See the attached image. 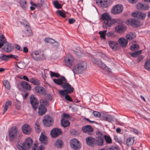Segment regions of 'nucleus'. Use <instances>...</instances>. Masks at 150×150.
<instances>
[{"instance_id":"obj_3","label":"nucleus","mask_w":150,"mask_h":150,"mask_svg":"<svg viewBox=\"0 0 150 150\" xmlns=\"http://www.w3.org/2000/svg\"><path fill=\"white\" fill-rule=\"evenodd\" d=\"M87 67L86 62L84 61H81L73 67L72 71L74 73L81 74L86 69Z\"/></svg>"},{"instance_id":"obj_8","label":"nucleus","mask_w":150,"mask_h":150,"mask_svg":"<svg viewBox=\"0 0 150 150\" xmlns=\"http://www.w3.org/2000/svg\"><path fill=\"white\" fill-rule=\"evenodd\" d=\"M70 145L72 148L75 150L80 149L81 147L79 141L75 139H73L71 140Z\"/></svg>"},{"instance_id":"obj_63","label":"nucleus","mask_w":150,"mask_h":150,"mask_svg":"<svg viewBox=\"0 0 150 150\" xmlns=\"http://www.w3.org/2000/svg\"><path fill=\"white\" fill-rule=\"evenodd\" d=\"M45 147L43 146L40 145L38 148V150H44Z\"/></svg>"},{"instance_id":"obj_1","label":"nucleus","mask_w":150,"mask_h":150,"mask_svg":"<svg viewBox=\"0 0 150 150\" xmlns=\"http://www.w3.org/2000/svg\"><path fill=\"white\" fill-rule=\"evenodd\" d=\"M53 80L56 84L59 85H62V87L66 89L64 90H60L59 91V93L61 96L65 95V93L69 94L73 92L74 91V88L69 83H67V80L64 76H61L58 79H53Z\"/></svg>"},{"instance_id":"obj_17","label":"nucleus","mask_w":150,"mask_h":150,"mask_svg":"<svg viewBox=\"0 0 150 150\" xmlns=\"http://www.w3.org/2000/svg\"><path fill=\"white\" fill-rule=\"evenodd\" d=\"M137 8L140 10L146 11L149 9V6L147 4L139 3L137 5Z\"/></svg>"},{"instance_id":"obj_55","label":"nucleus","mask_w":150,"mask_h":150,"mask_svg":"<svg viewBox=\"0 0 150 150\" xmlns=\"http://www.w3.org/2000/svg\"><path fill=\"white\" fill-rule=\"evenodd\" d=\"M98 53L99 55H100L102 58L106 60L108 59V57L105 54L101 52H98Z\"/></svg>"},{"instance_id":"obj_36","label":"nucleus","mask_w":150,"mask_h":150,"mask_svg":"<svg viewBox=\"0 0 150 150\" xmlns=\"http://www.w3.org/2000/svg\"><path fill=\"white\" fill-rule=\"evenodd\" d=\"M30 82L35 85H39L40 84V82L38 79L33 78L30 79Z\"/></svg>"},{"instance_id":"obj_53","label":"nucleus","mask_w":150,"mask_h":150,"mask_svg":"<svg viewBox=\"0 0 150 150\" xmlns=\"http://www.w3.org/2000/svg\"><path fill=\"white\" fill-rule=\"evenodd\" d=\"M106 35L108 37H115L114 33L112 32H109L106 33Z\"/></svg>"},{"instance_id":"obj_32","label":"nucleus","mask_w":150,"mask_h":150,"mask_svg":"<svg viewBox=\"0 0 150 150\" xmlns=\"http://www.w3.org/2000/svg\"><path fill=\"white\" fill-rule=\"evenodd\" d=\"M136 36L135 33L134 32L129 33L126 36L127 40H133Z\"/></svg>"},{"instance_id":"obj_39","label":"nucleus","mask_w":150,"mask_h":150,"mask_svg":"<svg viewBox=\"0 0 150 150\" xmlns=\"http://www.w3.org/2000/svg\"><path fill=\"white\" fill-rule=\"evenodd\" d=\"M19 4L21 7L23 9H25L27 6V2L26 0H20L19 1Z\"/></svg>"},{"instance_id":"obj_49","label":"nucleus","mask_w":150,"mask_h":150,"mask_svg":"<svg viewBox=\"0 0 150 150\" xmlns=\"http://www.w3.org/2000/svg\"><path fill=\"white\" fill-rule=\"evenodd\" d=\"M57 14L61 16L63 18H65L66 17V15L65 13L60 10H58L56 11Z\"/></svg>"},{"instance_id":"obj_58","label":"nucleus","mask_w":150,"mask_h":150,"mask_svg":"<svg viewBox=\"0 0 150 150\" xmlns=\"http://www.w3.org/2000/svg\"><path fill=\"white\" fill-rule=\"evenodd\" d=\"M16 108L18 110H19L21 108L20 103V102L17 101L15 103Z\"/></svg>"},{"instance_id":"obj_16","label":"nucleus","mask_w":150,"mask_h":150,"mask_svg":"<svg viewBox=\"0 0 150 150\" xmlns=\"http://www.w3.org/2000/svg\"><path fill=\"white\" fill-rule=\"evenodd\" d=\"M62 133L60 129L55 128L53 129L50 132L51 136L52 137H58Z\"/></svg>"},{"instance_id":"obj_56","label":"nucleus","mask_w":150,"mask_h":150,"mask_svg":"<svg viewBox=\"0 0 150 150\" xmlns=\"http://www.w3.org/2000/svg\"><path fill=\"white\" fill-rule=\"evenodd\" d=\"M10 58H13L16 60L18 61L19 60V57L16 55H14L12 54H10Z\"/></svg>"},{"instance_id":"obj_7","label":"nucleus","mask_w":150,"mask_h":150,"mask_svg":"<svg viewBox=\"0 0 150 150\" xmlns=\"http://www.w3.org/2000/svg\"><path fill=\"white\" fill-rule=\"evenodd\" d=\"M42 121L44 125L46 127L51 126L53 123L52 118L49 115L44 116Z\"/></svg>"},{"instance_id":"obj_44","label":"nucleus","mask_w":150,"mask_h":150,"mask_svg":"<svg viewBox=\"0 0 150 150\" xmlns=\"http://www.w3.org/2000/svg\"><path fill=\"white\" fill-rule=\"evenodd\" d=\"M103 137L107 143L111 144L112 143V139L110 136L104 135H103Z\"/></svg>"},{"instance_id":"obj_51","label":"nucleus","mask_w":150,"mask_h":150,"mask_svg":"<svg viewBox=\"0 0 150 150\" xmlns=\"http://www.w3.org/2000/svg\"><path fill=\"white\" fill-rule=\"evenodd\" d=\"M50 75L51 77H55L57 78H58L59 77L60 75L57 73H54L52 71H50Z\"/></svg>"},{"instance_id":"obj_22","label":"nucleus","mask_w":150,"mask_h":150,"mask_svg":"<svg viewBox=\"0 0 150 150\" xmlns=\"http://www.w3.org/2000/svg\"><path fill=\"white\" fill-rule=\"evenodd\" d=\"M86 141L87 145L92 146L93 144H95V138L92 137H88L86 139Z\"/></svg>"},{"instance_id":"obj_31","label":"nucleus","mask_w":150,"mask_h":150,"mask_svg":"<svg viewBox=\"0 0 150 150\" xmlns=\"http://www.w3.org/2000/svg\"><path fill=\"white\" fill-rule=\"evenodd\" d=\"M61 123L62 126L64 127H68L70 125L69 121L65 118H62V119Z\"/></svg>"},{"instance_id":"obj_37","label":"nucleus","mask_w":150,"mask_h":150,"mask_svg":"<svg viewBox=\"0 0 150 150\" xmlns=\"http://www.w3.org/2000/svg\"><path fill=\"white\" fill-rule=\"evenodd\" d=\"M16 66L17 67L16 69L18 70V68L22 69L24 68L25 67V64L24 63L22 62H20L17 63L16 65Z\"/></svg>"},{"instance_id":"obj_57","label":"nucleus","mask_w":150,"mask_h":150,"mask_svg":"<svg viewBox=\"0 0 150 150\" xmlns=\"http://www.w3.org/2000/svg\"><path fill=\"white\" fill-rule=\"evenodd\" d=\"M93 114L94 116L96 117H98L100 116V114L98 112L94 111L93 112Z\"/></svg>"},{"instance_id":"obj_27","label":"nucleus","mask_w":150,"mask_h":150,"mask_svg":"<svg viewBox=\"0 0 150 150\" xmlns=\"http://www.w3.org/2000/svg\"><path fill=\"white\" fill-rule=\"evenodd\" d=\"M25 27L26 30L25 32V34L28 36H32L33 35V33L30 26L26 24Z\"/></svg>"},{"instance_id":"obj_42","label":"nucleus","mask_w":150,"mask_h":150,"mask_svg":"<svg viewBox=\"0 0 150 150\" xmlns=\"http://www.w3.org/2000/svg\"><path fill=\"white\" fill-rule=\"evenodd\" d=\"M108 44L110 47H117L118 43L117 41H109Z\"/></svg>"},{"instance_id":"obj_25","label":"nucleus","mask_w":150,"mask_h":150,"mask_svg":"<svg viewBox=\"0 0 150 150\" xmlns=\"http://www.w3.org/2000/svg\"><path fill=\"white\" fill-rule=\"evenodd\" d=\"M128 21L133 27H136L138 26L139 25L138 21L135 19H130Z\"/></svg>"},{"instance_id":"obj_4","label":"nucleus","mask_w":150,"mask_h":150,"mask_svg":"<svg viewBox=\"0 0 150 150\" xmlns=\"http://www.w3.org/2000/svg\"><path fill=\"white\" fill-rule=\"evenodd\" d=\"M33 143L32 139L30 137L27 138L25 139L22 144H21L20 142H18L17 146L20 150H29Z\"/></svg>"},{"instance_id":"obj_59","label":"nucleus","mask_w":150,"mask_h":150,"mask_svg":"<svg viewBox=\"0 0 150 150\" xmlns=\"http://www.w3.org/2000/svg\"><path fill=\"white\" fill-rule=\"evenodd\" d=\"M105 118L107 121L110 122L112 121L113 120L112 117L109 115H108L106 116Z\"/></svg>"},{"instance_id":"obj_61","label":"nucleus","mask_w":150,"mask_h":150,"mask_svg":"<svg viewBox=\"0 0 150 150\" xmlns=\"http://www.w3.org/2000/svg\"><path fill=\"white\" fill-rule=\"evenodd\" d=\"M143 58V57L142 55L139 56L137 59V62H140Z\"/></svg>"},{"instance_id":"obj_46","label":"nucleus","mask_w":150,"mask_h":150,"mask_svg":"<svg viewBox=\"0 0 150 150\" xmlns=\"http://www.w3.org/2000/svg\"><path fill=\"white\" fill-rule=\"evenodd\" d=\"M95 64L99 67H102V68H103V67H105L106 66L104 64L102 61L100 60L97 61Z\"/></svg>"},{"instance_id":"obj_14","label":"nucleus","mask_w":150,"mask_h":150,"mask_svg":"<svg viewBox=\"0 0 150 150\" xmlns=\"http://www.w3.org/2000/svg\"><path fill=\"white\" fill-rule=\"evenodd\" d=\"M30 100L33 108L34 110H36L37 109V107L38 103V102L36 98L33 94L31 95Z\"/></svg>"},{"instance_id":"obj_64","label":"nucleus","mask_w":150,"mask_h":150,"mask_svg":"<svg viewBox=\"0 0 150 150\" xmlns=\"http://www.w3.org/2000/svg\"><path fill=\"white\" fill-rule=\"evenodd\" d=\"M110 150H119V148L115 146L110 148Z\"/></svg>"},{"instance_id":"obj_29","label":"nucleus","mask_w":150,"mask_h":150,"mask_svg":"<svg viewBox=\"0 0 150 150\" xmlns=\"http://www.w3.org/2000/svg\"><path fill=\"white\" fill-rule=\"evenodd\" d=\"M101 19L102 20L105 21L111 20V17L107 13L103 14L101 15Z\"/></svg>"},{"instance_id":"obj_33","label":"nucleus","mask_w":150,"mask_h":150,"mask_svg":"<svg viewBox=\"0 0 150 150\" xmlns=\"http://www.w3.org/2000/svg\"><path fill=\"white\" fill-rule=\"evenodd\" d=\"M10 59V54L6 55L3 54H1L0 55V59L2 61L6 62Z\"/></svg>"},{"instance_id":"obj_10","label":"nucleus","mask_w":150,"mask_h":150,"mask_svg":"<svg viewBox=\"0 0 150 150\" xmlns=\"http://www.w3.org/2000/svg\"><path fill=\"white\" fill-rule=\"evenodd\" d=\"M18 132V128L15 127H11L9 132V136L10 139L13 140L16 137Z\"/></svg>"},{"instance_id":"obj_45","label":"nucleus","mask_w":150,"mask_h":150,"mask_svg":"<svg viewBox=\"0 0 150 150\" xmlns=\"http://www.w3.org/2000/svg\"><path fill=\"white\" fill-rule=\"evenodd\" d=\"M35 128L36 132L37 133H39L41 132V129L39 125V123L38 121H36L35 122Z\"/></svg>"},{"instance_id":"obj_30","label":"nucleus","mask_w":150,"mask_h":150,"mask_svg":"<svg viewBox=\"0 0 150 150\" xmlns=\"http://www.w3.org/2000/svg\"><path fill=\"white\" fill-rule=\"evenodd\" d=\"M11 105V102L9 100L7 101L5 104L4 106L3 105V107H4L3 110V114H4L7 111L8 108Z\"/></svg>"},{"instance_id":"obj_35","label":"nucleus","mask_w":150,"mask_h":150,"mask_svg":"<svg viewBox=\"0 0 150 150\" xmlns=\"http://www.w3.org/2000/svg\"><path fill=\"white\" fill-rule=\"evenodd\" d=\"M134 141L133 137H129L127 139L126 144L128 146H131L133 144Z\"/></svg>"},{"instance_id":"obj_38","label":"nucleus","mask_w":150,"mask_h":150,"mask_svg":"<svg viewBox=\"0 0 150 150\" xmlns=\"http://www.w3.org/2000/svg\"><path fill=\"white\" fill-rule=\"evenodd\" d=\"M107 30H104L103 31H100L98 34L100 35V36L101 38L105 40V36L106 35V32Z\"/></svg>"},{"instance_id":"obj_40","label":"nucleus","mask_w":150,"mask_h":150,"mask_svg":"<svg viewBox=\"0 0 150 150\" xmlns=\"http://www.w3.org/2000/svg\"><path fill=\"white\" fill-rule=\"evenodd\" d=\"M63 142L60 139L57 140L55 143V146L57 148H61L63 145Z\"/></svg>"},{"instance_id":"obj_15","label":"nucleus","mask_w":150,"mask_h":150,"mask_svg":"<svg viewBox=\"0 0 150 150\" xmlns=\"http://www.w3.org/2000/svg\"><path fill=\"white\" fill-rule=\"evenodd\" d=\"M22 130L25 134H29L31 132V128L28 124H25L22 127Z\"/></svg>"},{"instance_id":"obj_19","label":"nucleus","mask_w":150,"mask_h":150,"mask_svg":"<svg viewBox=\"0 0 150 150\" xmlns=\"http://www.w3.org/2000/svg\"><path fill=\"white\" fill-rule=\"evenodd\" d=\"M83 131L85 133H87L89 135L91 134V133L93 130V128L90 125H86L83 127L82 128Z\"/></svg>"},{"instance_id":"obj_5","label":"nucleus","mask_w":150,"mask_h":150,"mask_svg":"<svg viewBox=\"0 0 150 150\" xmlns=\"http://www.w3.org/2000/svg\"><path fill=\"white\" fill-rule=\"evenodd\" d=\"M74 63L73 57L69 54H67L64 60V64L69 67L71 68Z\"/></svg>"},{"instance_id":"obj_47","label":"nucleus","mask_w":150,"mask_h":150,"mask_svg":"<svg viewBox=\"0 0 150 150\" xmlns=\"http://www.w3.org/2000/svg\"><path fill=\"white\" fill-rule=\"evenodd\" d=\"M53 5L54 7L57 9L61 8L62 7V4H59L57 0L54 1L53 3Z\"/></svg>"},{"instance_id":"obj_13","label":"nucleus","mask_w":150,"mask_h":150,"mask_svg":"<svg viewBox=\"0 0 150 150\" xmlns=\"http://www.w3.org/2000/svg\"><path fill=\"white\" fill-rule=\"evenodd\" d=\"M4 45V47H12V45L6 41V40L4 35H2L0 36V47H2Z\"/></svg>"},{"instance_id":"obj_23","label":"nucleus","mask_w":150,"mask_h":150,"mask_svg":"<svg viewBox=\"0 0 150 150\" xmlns=\"http://www.w3.org/2000/svg\"><path fill=\"white\" fill-rule=\"evenodd\" d=\"M44 41L45 42L47 43H53L54 44V46L57 47L59 46V43L52 38H46L44 39Z\"/></svg>"},{"instance_id":"obj_6","label":"nucleus","mask_w":150,"mask_h":150,"mask_svg":"<svg viewBox=\"0 0 150 150\" xmlns=\"http://www.w3.org/2000/svg\"><path fill=\"white\" fill-rule=\"evenodd\" d=\"M96 135L98 137H96L95 139V144L99 146H102L104 142L103 135L101 132L99 131L96 132Z\"/></svg>"},{"instance_id":"obj_24","label":"nucleus","mask_w":150,"mask_h":150,"mask_svg":"<svg viewBox=\"0 0 150 150\" xmlns=\"http://www.w3.org/2000/svg\"><path fill=\"white\" fill-rule=\"evenodd\" d=\"M118 43L121 47H126L128 43L127 40L124 38H120L118 40Z\"/></svg>"},{"instance_id":"obj_48","label":"nucleus","mask_w":150,"mask_h":150,"mask_svg":"<svg viewBox=\"0 0 150 150\" xmlns=\"http://www.w3.org/2000/svg\"><path fill=\"white\" fill-rule=\"evenodd\" d=\"M1 47H0V48ZM2 50L6 52H9L12 51L13 49V47H1Z\"/></svg>"},{"instance_id":"obj_34","label":"nucleus","mask_w":150,"mask_h":150,"mask_svg":"<svg viewBox=\"0 0 150 150\" xmlns=\"http://www.w3.org/2000/svg\"><path fill=\"white\" fill-rule=\"evenodd\" d=\"M39 140L42 143L46 144L47 142V137L42 133L39 137Z\"/></svg>"},{"instance_id":"obj_28","label":"nucleus","mask_w":150,"mask_h":150,"mask_svg":"<svg viewBox=\"0 0 150 150\" xmlns=\"http://www.w3.org/2000/svg\"><path fill=\"white\" fill-rule=\"evenodd\" d=\"M21 87L25 90H30L31 86L30 84L25 81H22L21 83Z\"/></svg>"},{"instance_id":"obj_12","label":"nucleus","mask_w":150,"mask_h":150,"mask_svg":"<svg viewBox=\"0 0 150 150\" xmlns=\"http://www.w3.org/2000/svg\"><path fill=\"white\" fill-rule=\"evenodd\" d=\"M115 23V21L113 19L104 21L103 23L102 26L104 29L110 28L112 25Z\"/></svg>"},{"instance_id":"obj_11","label":"nucleus","mask_w":150,"mask_h":150,"mask_svg":"<svg viewBox=\"0 0 150 150\" xmlns=\"http://www.w3.org/2000/svg\"><path fill=\"white\" fill-rule=\"evenodd\" d=\"M123 9V7L122 5L117 4L112 8V12L113 14H117L121 13Z\"/></svg>"},{"instance_id":"obj_21","label":"nucleus","mask_w":150,"mask_h":150,"mask_svg":"<svg viewBox=\"0 0 150 150\" xmlns=\"http://www.w3.org/2000/svg\"><path fill=\"white\" fill-rule=\"evenodd\" d=\"M47 111V109L45 106L41 104L38 108V113L39 115H42Z\"/></svg>"},{"instance_id":"obj_54","label":"nucleus","mask_w":150,"mask_h":150,"mask_svg":"<svg viewBox=\"0 0 150 150\" xmlns=\"http://www.w3.org/2000/svg\"><path fill=\"white\" fill-rule=\"evenodd\" d=\"M40 103H42V104L43 105H48V103L47 101L45 99H42L40 100Z\"/></svg>"},{"instance_id":"obj_50","label":"nucleus","mask_w":150,"mask_h":150,"mask_svg":"<svg viewBox=\"0 0 150 150\" xmlns=\"http://www.w3.org/2000/svg\"><path fill=\"white\" fill-rule=\"evenodd\" d=\"M100 3L102 7L104 8H106L107 7L108 4L107 2V1H100Z\"/></svg>"},{"instance_id":"obj_41","label":"nucleus","mask_w":150,"mask_h":150,"mask_svg":"<svg viewBox=\"0 0 150 150\" xmlns=\"http://www.w3.org/2000/svg\"><path fill=\"white\" fill-rule=\"evenodd\" d=\"M144 67L146 69L150 71V59L146 61Z\"/></svg>"},{"instance_id":"obj_18","label":"nucleus","mask_w":150,"mask_h":150,"mask_svg":"<svg viewBox=\"0 0 150 150\" xmlns=\"http://www.w3.org/2000/svg\"><path fill=\"white\" fill-rule=\"evenodd\" d=\"M35 92L40 94L45 95L46 94V92L45 89L43 87L37 86L35 88Z\"/></svg>"},{"instance_id":"obj_60","label":"nucleus","mask_w":150,"mask_h":150,"mask_svg":"<svg viewBox=\"0 0 150 150\" xmlns=\"http://www.w3.org/2000/svg\"><path fill=\"white\" fill-rule=\"evenodd\" d=\"M75 21V20L73 18H71L69 19V23L70 24L74 23Z\"/></svg>"},{"instance_id":"obj_20","label":"nucleus","mask_w":150,"mask_h":150,"mask_svg":"<svg viewBox=\"0 0 150 150\" xmlns=\"http://www.w3.org/2000/svg\"><path fill=\"white\" fill-rule=\"evenodd\" d=\"M138 47H130V50L132 51H134L135 52L133 53H130V55L133 57H136L139 54L142 53V51L141 50L135 51L138 50Z\"/></svg>"},{"instance_id":"obj_26","label":"nucleus","mask_w":150,"mask_h":150,"mask_svg":"<svg viewBox=\"0 0 150 150\" xmlns=\"http://www.w3.org/2000/svg\"><path fill=\"white\" fill-rule=\"evenodd\" d=\"M126 27L125 26L123 25H119L115 28L116 31L120 33L126 30Z\"/></svg>"},{"instance_id":"obj_43","label":"nucleus","mask_w":150,"mask_h":150,"mask_svg":"<svg viewBox=\"0 0 150 150\" xmlns=\"http://www.w3.org/2000/svg\"><path fill=\"white\" fill-rule=\"evenodd\" d=\"M3 82L5 88L7 89H9L10 88V86L8 81L6 80H4Z\"/></svg>"},{"instance_id":"obj_2","label":"nucleus","mask_w":150,"mask_h":150,"mask_svg":"<svg viewBox=\"0 0 150 150\" xmlns=\"http://www.w3.org/2000/svg\"><path fill=\"white\" fill-rule=\"evenodd\" d=\"M31 56L33 59L36 61L45 60L47 57L45 51L41 50L33 51L31 53Z\"/></svg>"},{"instance_id":"obj_62","label":"nucleus","mask_w":150,"mask_h":150,"mask_svg":"<svg viewBox=\"0 0 150 150\" xmlns=\"http://www.w3.org/2000/svg\"><path fill=\"white\" fill-rule=\"evenodd\" d=\"M63 118L66 119V118L70 117V115L64 113L63 114Z\"/></svg>"},{"instance_id":"obj_9","label":"nucleus","mask_w":150,"mask_h":150,"mask_svg":"<svg viewBox=\"0 0 150 150\" xmlns=\"http://www.w3.org/2000/svg\"><path fill=\"white\" fill-rule=\"evenodd\" d=\"M132 16L134 17L137 18L141 20H144L146 17V15L144 13L138 11L133 13L132 14Z\"/></svg>"},{"instance_id":"obj_52","label":"nucleus","mask_w":150,"mask_h":150,"mask_svg":"<svg viewBox=\"0 0 150 150\" xmlns=\"http://www.w3.org/2000/svg\"><path fill=\"white\" fill-rule=\"evenodd\" d=\"M67 94L66 93H65L64 95L65 99L69 102H72L73 100L72 99L71 97L69 95H67Z\"/></svg>"}]
</instances>
